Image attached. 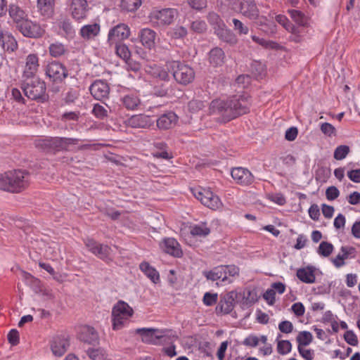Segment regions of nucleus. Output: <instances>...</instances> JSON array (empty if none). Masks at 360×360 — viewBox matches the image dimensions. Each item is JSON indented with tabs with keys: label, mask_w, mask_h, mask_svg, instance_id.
I'll list each match as a JSON object with an SVG mask.
<instances>
[{
	"label": "nucleus",
	"mask_w": 360,
	"mask_h": 360,
	"mask_svg": "<svg viewBox=\"0 0 360 360\" xmlns=\"http://www.w3.org/2000/svg\"><path fill=\"white\" fill-rule=\"evenodd\" d=\"M250 102L246 94L234 95L226 100L216 99L210 105V113L221 115L229 121L249 112Z\"/></svg>",
	"instance_id": "obj_1"
},
{
	"label": "nucleus",
	"mask_w": 360,
	"mask_h": 360,
	"mask_svg": "<svg viewBox=\"0 0 360 360\" xmlns=\"http://www.w3.org/2000/svg\"><path fill=\"white\" fill-rule=\"evenodd\" d=\"M29 183V174L25 170L15 169L0 174V189L11 193H19Z\"/></svg>",
	"instance_id": "obj_2"
},
{
	"label": "nucleus",
	"mask_w": 360,
	"mask_h": 360,
	"mask_svg": "<svg viewBox=\"0 0 360 360\" xmlns=\"http://www.w3.org/2000/svg\"><path fill=\"white\" fill-rule=\"evenodd\" d=\"M21 88L30 99L44 102L48 98L45 82L37 77L24 78Z\"/></svg>",
	"instance_id": "obj_3"
},
{
	"label": "nucleus",
	"mask_w": 360,
	"mask_h": 360,
	"mask_svg": "<svg viewBox=\"0 0 360 360\" xmlns=\"http://www.w3.org/2000/svg\"><path fill=\"white\" fill-rule=\"evenodd\" d=\"M225 4L233 11L250 20L259 17V11L254 0H225Z\"/></svg>",
	"instance_id": "obj_4"
},
{
	"label": "nucleus",
	"mask_w": 360,
	"mask_h": 360,
	"mask_svg": "<svg viewBox=\"0 0 360 360\" xmlns=\"http://www.w3.org/2000/svg\"><path fill=\"white\" fill-rule=\"evenodd\" d=\"M132 308L125 302L119 301L112 309V329L120 330L133 315Z\"/></svg>",
	"instance_id": "obj_5"
},
{
	"label": "nucleus",
	"mask_w": 360,
	"mask_h": 360,
	"mask_svg": "<svg viewBox=\"0 0 360 360\" xmlns=\"http://www.w3.org/2000/svg\"><path fill=\"white\" fill-rule=\"evenodd\" d=\"M178 15L175 8L153 9L149 14L150 22L156 27H165L171 25Z\"/></svg>",
	"instance_id": "obj_6"
},
{
	"label": "nucleus",
	"mask_w": 360,
	"mask_h": 360,
	"mask_svg": "<svg viewBox=\"0 0 360 360\" xmlns=\"http://www.w3.org/2000/svg\"><path fill=\"white\" fill-rule=\"evenodd\" d=\"M169 68L172 70L175 80L181 84H188L194 79V71L187 65L179 61H172L169 63Z\"/></svg>",
	"instance_id": "obj_7"
},
{
	"label": "nucleus",
	"mask_w": 360,
	"mask_h": 360,
	"mask_svg": "<svg viewBox=\"0 0 360 360\" xmlns=\"http://www.w3.org/2000/svg\"><path fill=\"white\" fill-rule=\"evenodd\" d=\"M193 193L202 205L212 210H217L221 206L219 197L214 195L210 189L200 188L193 190Z\"/></svg>",
	"instance_id": "obj_8"
},
{
	"label": "nucleus",
	"mask_w": 360,
	"mask_h": 360,
	"mask_svg": "<svg viewBox=\"0 0 360 360\" xmlns=\"http://www.w3.org/2000/svg\"><path fill=\"white\" fill-rule=\"evenodd\" d=\"M20 32L27 37L38 38L43 35L44 30L37 22L25 19L17 25Z\"/></svg>",
	"instance_id": "obj_9"
},
{
	"label": "nucleus",
	"mask_w": 360,
	"mask_h": 360,
	"mask_svg": "<svg viewBox=\"0 0 360 360\" xmlns=\"http://www.w3.org/2000/svg\"><path fill=\"white\" fill-rule=\"evenodd\" d=\"M130 34L129 26L124 23H120L109 30L108 41L110 44H117L128 39Z\"/></svg>",
	"instance_id": "obj_10"
},
{
	"label": "nucleus",
	"mask_w": 360,
	"mask_h": 360,
	"mask_svg": "<svg viewBox=\"0 0 360 360\" xmlns=\"http://www.w3.org/2000/svg\"><path fill=\"white\" fill-rule=\"evenodd\" d=\"M46 75L53 82H61L68 76V70L59 62L50 63L46 68Z\"/></svg>",
	"instance_id": "obj_11"
},
{
	"label": "nucleus",
	"mask_w": 360,
	"mask_h": 360,
	"mask_svg": "<svg viewBox=\"0 0 360 360\" xmlns=\"http://www.w3.org/2000/svg\"><path fill=\"white\" fill-rule=\"evenodd\" d=\"M89 10L86 0H71L69 11L72 17L76 20H81L86 17Z\"/></svg>",
	"instance_id": "obj_12"
},
{
	"label": "nucleus",
	"mask_w": 360,
	"mask_h": 360,
	"mask_svg": "<svg viewBox=\"0 0 360 360\" xmlns=\"http://www.w3.org/2000/svg\"><path fill=\"white\" fill-rule=\"evenodd\" d=\"M231 176L240 185L248 186L252 184L255 177L250 170L244 167H236L231 171Z\"/></svg>",
	"instance_id": "obj_13"
},
{
	"label": "nucleus",
	"mask_w": 360,
	"mask_h": 360,
	"mask_svg": "<svg viewBox=\"0 0 360 360\" xmlns=\"http://www.w3.org/2000/svg\"><path fill=\"white\" fill-rule=\"evenodd\" d=\"M154 122L150 116L145 114L134 115L127 120V124L132 128L147 129L153 124Z\"/></svg>",
	"instance_id": "obj_14"
},
{
	"label": "nucleus",
	"mask_w": 360,
	"mask_h": 360,
	"mask_svg": "<svg viewBox=\"0 0 360 360\" xmlns=\"http://www.w3.org/2000/svg\"><path fill=\"white\" fill-rule=\"evenodd\" d=\"M85 245L90 252L102 259L108 258L110 253V247L100 244L93 239L87 238Z\"/></svg>",
	"instance_id": "obj_15"
},
{
	"label": "nucleus",
	"mask_w": 360,
	"mask_h": 360,
	"mask_svg": "<svg viewBox=\"0 0 360 360\" xmlns=\"http://www.w3.org/2000/svg\"><path fill=\"white\" fill-rule=\"evenodd\" d=\"M237 295V292L235 291H231L224 295L221 297L219 303L217 307V311H220L224 314L230 313L234 307Z\"/></svg>",
	"instance_id": "obj_16"
},
{
	"label": "nucleus",
	"mask_w": 360,
	"mask_h": 360,
	"mask_svg": "<svg viewBox=\"0 0 360 360\" xmlns=\"http://www.w3.org/2000/svg\"><path fill=\"white\" fill-rule=\"evenodd\" d=\"M91 94L96 100H101L108 96L110 87L107 82L103 80L95 81L89 87Z\"/></svg>",
	"instance_id": "obj_17"
},
{
	"label": "nucleus",
	"mask_w": 360,
	"mask_h": 360,
	"mask_svg": "<svg viewBox=\"0 0 360 360\" xmlns=\"http://www.w3.org/2000/svg\"><path fill=\"white\" fill-rule=\"evenodd\" d=\"M69 340L65 335L53 338L51 348L55 356H60L65 354L69 347Z\"/></svg>",
	"instance_id": "obj_18"
},
{
	"label": "nucleus",
	"mask_w": 360,
	"mask_h": 360,
	"mask_svg": "<svg viewBox=\"0 0 360 360\" xmlns=\"http://www.w3.org/2000/svg\"><path fill=\"white\" fill-rule=\"evenodd\" d=\"M39 68V58L36 54H30L26 58L23 78L36 77Z\"/></svg>",
	"instance_id": "obj_19"
},
{
	"label": "nucleus",
	"mask_w": 360,
	"mask_h": 360,
	"mask_svg": "<svg viewBox=\"0 0 360 360\" xmlns=\"http://www.w3.org/2000/svg\"><path fill=\"white\" fill-rule=\"evenodd\" d=\"M178 117L173 112H168L162 115L157 120V127L160 129H168L176 125Z\"/></svg>",
	"instance_id": "obj_20"
},
{
	"label": "nucleus",
	"mask_w": 360,
	"mask_h": 360,
	"mask_svg": "<svg viewBox=\"0 0 360 360\" xmlns=\"http://www.w3.org/2000/svg\"><path fill=\"white\" fill-rule=\"evenodd\" d=\"M162 249L167 253L179 257L182 255L180 245L176 240L172 238H166L161 244Z\"/></svg>",
	"instance_id": "obj_21"
},
{
	"label": "nucleus",
	"mask_w": 360,
	"mask_h": 360,
	"mask_svg": "<svg viewBox=\"0 0 360 360\" xmlns=\"http://www.w3.org/2000/svg\"><path fill=\"white\" fill-rule=\"evenodd\" d=\"M79 339L84 342L88 343L89 345H94L98 342V335L94 328L84 326L81 328Z\"/></svg>",
	"instance_id": "obj_22"
},
{
	"label": "nucleus",
	"mask_w": 360,
	"mask_h": 360,
	"mask_svg": "<svg viewBox=\"0 0 360 360\" xmlns=\"http://www.w3.org/2000/svg\"><path fill=\"white\" fill-rule=\"evenodd\" d=\"M79 139L73 138L55 137L51 140V145L57 150H68L70 146L78 143Z\"/></svg>",
	"instance_id": "obj_23"
},
{
	"label": "nucleus",
	"mask_w": 360,
	"mask_h": 360,
	"mask_svg": "<svg viewBox=\"0 0 360 360\" xmlns=\"http://www.w3.org/2000/svg\"><path fill=\"white\" fill-rule=\"evenodd\" d=\"M203 275L208 280H210L212 281L221 279V281H223V282H225V281H228V283L232 282V281L230 280L227 276H226V272L224 271V269L222 268L221 266H217L209 271H204Z\"/></svg>",
	"instance_id": "obj_24"
},
{
	"label": "nucleus",
	"mask_w": 360,
	"mask_h": 360,
	"mask_svg": "<svg viewBox=\"0 0 360 360\" xmlns=\"http://www.w3.org/2000/svg\"><path fill=\"white\" fill-rule=\"evenodd\" d=\"M121 103L125 108L129 110H139L142 105L139 96L133 94L124 96L121 98Z\"/></svg>",
	"instance_id": "obj_25"
},
{
	"label": "nucleus",
	"mask_w": 360,
	"mask_h": 360,
	"mask_svg": "<svg viewBox=\"0 0 360 360\" xmlns=\"http://www.w3.org/2000/svg\"><path fill=\"white\" fill-rule=\"evenodd\" d=\"M100 32V25L97 23L89 24L82 26L80 29V36L85 40L95 38Z\"/></svg>",
	"instance_id": "obj_26"
},
{
	"label": "nucleus",
	"mask_w": 360,
	"mask_h": 360,
	"mask_svg": "<svg viewBox=\"0 0 360 360\" xmlns=\"http://www.w3.org/2000/svg\"><path fill=\"white\" fill-rule=\"evenodd\" d=\"M214 32L224 41L231 44H234L237 42V38L235 34L228 29L225 24L221 27H216Z\"/></svg>",
	"instance_id": "obj_27"
},
{
	"label": "nucleus",
	"mask_w": 360,
	"mask_h": 360,
	"mask_svg": "<svg viewBox=\"0 0 360 360\" xmlns=\"http://www.w3.org/2000/svg\"><path fill=\"white\" fill-rule=\"evenodd\" d=\"M155 37L156 33L149 28L142 29L139 32V37L142 44L148 49H151L154 46Z\"/></svg>",
	"instance_id": "obj_28"
},
{
	"label": "nucleus",
	"mask_w": 360,
	"mask_h": 360,
	"mask_svg": "<svg viewBox=\"0 0 360 360\" xmlns=\"http://www.w3.org/2000/svg\"><path fill=\"white\" fill-rule=\"evenodd\" d=\"M297 278L303 283L311 284L316 281L314 274V268L313 266H307L299 269L296 274Z\"/></svg>",
	"instance_id": "obj_29"
},
{
	"label": "nucleus",
	"mask_w": 360,
	"mask_h": 360,
	"mask_svg": "<svg viewBox=\"0 0 360 360\" xmlns=\"http://www.w3.org/2000/svg\"><path fill=\"white\" fill-rule=\"evenodd\" d=\"M0 44L7 51H13L17 48L15 39L8 32L0 30Z\"/></svg>",
	"instance_id": "obj_30"
},
{
	"label": "nucleus",
	"mask_w": 360,
	"mask_h": 360,
	"mask_svg": "<svg viewBox=\"0 0 360 360\" xmlns=\"http://www.w3.org/2000/svg\"><path fill=\"white\" fill-rule=\"evenodd\" d=\"M209 61L214 67L221 66L225 62L224 51L219 47H215L210 51Z\"/></svg>",
	"instance_id": "obj_31"
},
{
	"label": "nucleus",
	"mask_w": 360,
	"mask_h": 360,
	"mask_svg": "<svg viewBox=\"0 0 360 360\" xmlns=\"http://www.w3.org/2000/svg\"><path fill=\"white\" fill-rule=\"evenodd\" d=\"M269 19L265 16L258 17L257 19L258 20L256 22V24L262 27V30L266 33L274 34L276 30V25L271 21V19H273L274 17L271 13L269 14Z\"/></svg>",
	"instance_id": "obj_32"
},
{
	"label": "nucleus",
	"mask_w": 360,
	"mask_h": 360,
	"mask_svg": "<svg viewBox=\"0 0 360 360\" xmlns=\"http://www.w3.org/2000/svg\"><path fill=\"white\" fill-rule=\"evenodd\" d=\"M54 0H38L37 7L40 13L46 17L50 18L54 13Z\"/></svg>",
	"instance_id": "obj_33"
},
{
	"label": "nucleus",
	"mask_w": 360,
	"mask_h": 360,
	"mask_svg": "<svg viewBox=\"0 0 360 360\" xmlns=\"http://www.w3.org/2000/svg\"><path fill=\"white\" fill-rule=\"evenodd\" d=\"M342 254L339 253L335 258L333 259V264L337 267L340 268L345 265V259L349 257V255L353 254L355 251L354 248L352 247H344L341 248Z\"/></svg>",
	"instance_id": "obj_34"
},
{
	"label": "nucleus",
	"mask_w": 360,
	"mask_h": 360,
	"mask_svg": "<svg viewBox=\"0 0 360 360\" xmlns=\"http://www.w3.org/2000/svg\"><path fill=\"white\" fill-rule=\"evenodd\" d=\"M140 269L144 274L154 283L160 281V276L158 272L152 267L148 262H143L140 264Z\"/></svg>",
	"instance_id": "obj_35"
},
{
	"label": "nucleus",
	"mask_w": 360,
	"mask_h": 360,
	"mask_svg": "<svg viewBox=\"0 0 360 360\" xmlns=\"http://www.w3.org/2000/svg\"><path fill=\"white\" fill-rule=\"evenodd\" d=\"M276 21L283 27L288 32L297 35L300 33L299 29L292 24L286 16L283 15H277L275 16Z\"/></svg>",
	"instance_id": "obj_36"
},
{
	"label": "nucleus",
	"mask_w": 360,
	"mask_h": 360,
	"mask_svg": "<svg viewBox=\"0 0 360 360\" xmlns=\"http://www.w3.org/2000/svg\"><path fill=\"white\" fill-rule=\"evenodd\" d=\"M8 13L11 18H12L13 20L17 23V25L20 24V22L26 19L25 13L16 4L10 5Z\"/></svg>",
	"instance_id": "obj_37"
},
{
	"label": "nucleus",
	"mask_w": 360,
	"mask_h": 360,
	"mask_svg": "<svg viewBox=\"0 0 360 360\" xmlns=\"http://www.w3.org/2000/svg\"><path fill=\"white\" fill-rule=\"evenodd\" d=\"M191 235L197 237H205L210 233V229L205 222H201L191 227Z\"/></svg>",
	"instance_id": "obj_38"
},
{
	"label": "nucleus",
	"mask_w": 360,
	"mask_h": 360,
	"mask_svg": "<svg viewBox=\"0 0 360 360\" xmlns=\"http://www.w3.org/2000/svg\"><path fill=\"white\" fill-rule=\"evenodd\" d=\"M291 19L299 26L305 27L308 25V18L300 11L288 10Z\"/></svg>",
	"instance_id": "obj_39"
},
{
	"label": "nucleus",
	"mask_w": 360,
	"mask_h": 360,
	"mask_svg": "<svg viewBox=\"0 0 360 360\" xmlns=\"http://www.w3.org/2000/svg\"><path fill=\"white\" fill-rule=\"evenodd\" d=\"M86 353L89 358L93 360H108V354L101 348L89 349Z\"/></svg>",
	"instance_id": "obj_40"
},
{
	"label": "nucleus",
	"mask_w": 360,
	"mask_h": 360,
	"mask_svg": "<svg viewBox=\"0 0 360 360\" xmlns=\"http://www.w3.org/2000/svg\"><path fill=\"white\" fill-rule=\"evenodd\" d=\"M49 51L52 57L58 58L65 53L66 49L62 43L55 42L50 44Z\"/></svg>",
	"instance_id": "obj_41"
},
{
	"label": "nucleus",
	"mask_w": 360,
	"mask_h": 360,
	"mask_svg": "<svg viewBox=\"0 0 360 360\" xmlns=\"http://www.w3.org/2000/svg\"><path fill=\"white\" fill-rule=\"evenodd\" d=\"M116 54L124 60L127 61L129 60L131 52L128 46L122 43H117L115 46Z\"/></svg>",
	"instance_id": "obj_42"
},
{
	"label": "nucleus",
	"mask_w": 360,
	"mask_h": 360,
	"mask_svg": "<svg viewBox=\"0 0 360 360\" xmlns=\"http://www.w3.org/2000/svg\"><path fill=\"white\" fill-rule=\"evenodd\" d=\"M141 4V0H122L120 7L122 10H125L129 12H133L137 10Z\"/></svg>",
	"instance_id": "obj_43"
},
{
	"label": "nucleus",
	"mask_w": 360,
	"mask_h": 360,
	"mask_svg": "<svg viewBox=\"0 0 360 360\" xmlns=\"http://www.w3.org/2000/svg\"><path fill=\"white\" fill-rule=\"evenodd\" d=\"M110 111V108L106 105L105 107L99 104L96 103L94 105L92 112L93 114L98 119L103 120L105 118L108 112Z\"/></svg>",
	"instance_id": "obj_44"
},
{
	"label": "nucleus",
	"mask_w": 360,
	"mask_h": 360,
	"mask_svg": "<svg viewBox=\"0 0 360 360\" xmlns=\"http://www.w3.org/2000/svg\"><path fill=\"white\" fill-rule=\"evenodd\" d=\"M312 334L308 331L300 332L296 338V340L298 342V346L301 347L309 345L312 342Z\"/></svg>",
	"instance_id": "obj_45"
},
{
	"label": "nucleus",
	"mask_w": 360,
	"mask_h": 360,
	"mask_svg": "<svg viewBox=\"0 0 360 360\" xmlns=\"http://www.w3.org/2000/svg\"><path fill=\"white\" fill-rule=\"evenodd\" d=\"M233 30L240 36L246 35L249 32V27L237 18H233Z\"/></svg>",
	"instance_id": "obj_46"
},
{
	"label": "nucleus",
	"mask_w": 360,
	"mask_h": 360,
	"mask_svg": "<svg viewBox=\"0 0 360 360\" xmlns=\"http://www.w3.org/2000/svg\"><path fill=\"white\" fill-rule=\"evenodd\" d=\"M333 245L326 241H323L320 243L318 248V253L323 257H328L333 250Z\"/></svg>",
	"instance_id": "obj_47"
},
{
	"label": "nucleus",
	"mask_w": 360,
	"mask_h": 360,
	"mask_svg": "<svg viewBox=\"0 0 360 360\" xmlns=\"http://www.w3.org/2000/svg\"><path fill=\"white\" fill-rule=\"evenodd\" d=\"M349 153V147L341 145L337 147L334 151V158L338 160H343Z\"/></svg>",
	"instance_id": "obj_48"
},
{
	"label": "nucleus",
	"mask_w": 360,
	"mask_h": 360,
	"mask_svg": "<svg viewBox=\"0 0 360 360\" xmlns=\"http://www.w3.org/2000/svg\"><path fill=\"white\" fill-rule=\"evenodd\" d=\"M137 333L144 336L155 337L157 339H160L163 337L162 333L153 328H139L136 330Z\"/></svg>",
	"instance_id": "obj_49"
},
{
	"label": "nucleus",
	"mask_w": 360,
	"mask_h": 360,
	"mask_svg": "<svg viewBox=\"0 0 360 360\" xmlns=\"http://www.w3.org/2000/svg\"><path fill=\"white\" fill-rule=\"evenodd\" d=\"M207 20L214 27V30L216 27H221L224 24L219 15L214 12L209 13Z\"/></svg>",
	"instance_id": "obj_50"
},
{
	"label": "nucleus",
	"mask_w": 360,
	"mask_h": 360,
	"mask_svg": "<svg viewBox=\"0 0 360 360\" xmlns=\"http://www.w3.org/2000/svg\"><path fill=\"white\" fill-rule=\"evenodd\" d=\"M292 349V345L288 340H281L278 342V352L282 355L288 354Z\"/></svg>",
	"instance_id": "obj_51"
},
{
	"label": "nucleus",
	"mask_w": 360,
	"mask_h": 360,
	"mask_svg": "<svg viewBox=\"0 0 360 360\" xmlns=\"http://www.w3.org/2000/svg\"><path fill=\"white\" fill-rule=\"evenodd\" d=\"M205 107V103L198 99H193L189 101L188 104V110L192 112H197L200 110H202Z\"/></svg>",
	"instance_id": "obj_52"
},
{
	"label": "nucleus",
	"mask_w": 360,
	"mask_h": 360,
	"mask_svg": "<svg viewBox=\"0 0 360 360\" xmlns=\"http://www.w3.org/2000/svg\"><path fill=\"white\" fill-rule=\"evenodd\" d=\"M344 338L345 341L352 346H356L358 345L357 336L352 330L346 331L344 334Z\"/></svg>",
	"instance_id": "obj_53"
},
{
	"label": "nucleus",
	"mask_w": 360,
	"mask_h": 360,
	"mask_svg": "<svg viewBox=\"0 0 360 360\" xmlns=\"http://www.w3.org/2000/svg\"><path fill=\"white\" fill-rule=\"evenodd\" d=\"M191 28L193 31L195 32L201 33L206 30L207 25L205 22L203 20H195L192 22Z\"/></svg>",
	"instance_id": "obj_54"
},
{
	"label": "nucleus",
	"mask_w": 360,
	"mask_h": 360,
	"mask_svg": "<svg viewBox=\"0 0 360 360\" xmlns=\"http://www.w3.org/2000/svg\"><path fill=\"white\" fill-rule=\"evenodd\" d=\"M321 131L326 136H331L335 134L336 129L331 124L324 122L321 125Z\"/></svg>",
	"instance_id": "obj_55"
},
{
	"label": "nucleus",
	"mask_w": 360,
	"mask_h": 360,
	"mask_svg": "<svg viewBox=\"0 0 360 360\" xmlns=\"http://www.w3.org/2000/svg\"><path fill=\"white\" fill-rule=\"evenodd\" d=\"M224 269V271L226 272V276H236L239 274V269L235 265H221Z\"/></svg>",
	"instance_id": "obj_56"
},
{
	"label": "nucleus",
	"mask_w": 360,
	"mask_h": 360,
	"mask_svg": "<svg viewBox=\"0 0 360 360\" xmlns=\"http://www.w3.org/2000/svg\"><path fill=\"white\" fill-rule=\"evenodd\" d=\"M339 195V190L333 186L328 187L326 191V195L328 200H334Z\"/></svg>",
	"instance_id": "obj_57"
},
{
	"label": "nucleus",
	"mask_w": 360,
	"mask_h": 360,
	"mask_svg": "<svg viewBox=\"0 0 360 360\" xmlns=\"http://www.w3.org/2000/svg\"><path fill=\"white\" fill-rule=\"evenodd\" d=\"M258 44L267 49H277L278 44L271 40H266L264 38H260Z\"/></svg>",
	"instance_id": "obj_58"
},
{
	"label": "nucleus",
	"mask_w": 360,
	"mask_h": 360,
	"mask_svg": "<svg viewBox=\"0 0 360 360\" xmlns=\"http://www.w3.org/2000/svg\"><path fill=\"white\" fill-rule=\"evenodd\" d=\"M217 301V294L206 292L203 297V302L207 306H212Z\"/></svg>",
	"instance_id": "obj_59"
},
{
	"label": "nucleus",
	"mask_w": 360,
	"mask_h": 360,
	"mask_svg": "<svg viewBox=\"0 0 360 360\" xmlns=\"http://www.w3.org/2000/svg\"><path fill=\"white\" fill-rule=\"evenodd\" d=\"M259 339L254 335L248 336L243 342V344L248 347H255L259 344Z\"/></svg>",
	"instance_id": "obj_60"
},
{
	"label": "nucleus",
	"mask_w": 360,
	"mask_h": 360,
	"mask_svg": "<svg viewBox=\"0 0 360 360\" xmlns=\"http://www.w3.org/2000/svg\"><path fill=\"white\" fill-rule=\"evenodd\" d=\"M298 352L306 360H312L314 359V352L311 349H306L305 347L298 346Z\"/></svg>",
	"instance_id": "obj_61"
},
{
	"label": "nucleus",
	"mask_w": 360,
	"mask_h": 360,
	"mask_svg": "<svg viewBox=\"0 0 360 360\" xmlns=\"http://www.w3.org/2000/svg\"><path fill=\"white\" fill-rule=\"evenodd\" d=\"M278 329L283 333H290L293 330V325L289 321H283L279 323Z\"/></svg>",
	"instance_id": "obj_62"
},
{
	"label": "nucleus",
	"mask_w": 360,
	"mask_h": 360,
	"mask_svg": "<svg viewBox=\"0 0 360 360\" xmlns=\"http://www.w3.org/2000/svg\"><path fill=\"white\" fill-rule=\"evenodd\" d=\"M250 82V77L248 75H243L238 76L236 79V83L238 86L245 88L248 86Z\"/></svg>",
	"instance_id": "obj_63"
},
{
	"label": "nucleus",
	"mask_w": 360,
	"mask_h": 360,
	"mask_svg": "<svg viewBox=\"0 0 360 360\" xmlns=\"http://www.w3.org/2000/svg\"><path fill=\"white\" fill-rule=\"evenodd\" d=\"M59 27L63 30H64V32L66 34H70L73 30L72 23L68 19H64V20H60L59 22Z\"/></svg>",
	"instance_id": "obj_64"
}]
</instances>
